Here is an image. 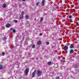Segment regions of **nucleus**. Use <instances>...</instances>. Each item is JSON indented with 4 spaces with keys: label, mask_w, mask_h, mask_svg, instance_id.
Returning a JSON list of instances; mask_svg holds the SVG:
<instances>
[{
    "label": "nucleus",
    "mask_w": 79,
    "mask_h": 79,
    "mask_svg": "<svg viewBox=\"0 0 79 79\" xmlns=\"http://www.w3.org/2000/svg\"><path fill=\"white\" fill-rule=\"evenodd\" d=\"M13 32H16V30L15 29H14L13 31Z\"/></svg>",
    "instance_id": "nucleus-26"
},
{
    "label": "nucleus",
    "mask_w": 79,
    "mask_h": 79,
    "mask_svg": "<svg viewBox=\"0 0 79 79\" xmlns=\"http://www.w3.org/2000/svg\"><path fill=\"white\" fill-rule=\"evenodd\" d=\"M56 79H60V77H56Z\"/></svg>",
    "instance_id": "nucleus-24"
},
{
    "label": "nucleus",
    "mask_w": 79,
    "mask_h": 79,
    "mask_svg": "<svg viewBox=\"0 0 79 79\" xmlns=\"http://www.w3.org/2000/svg\"><path fill=\"white\" fill-rule=\"evenodd\" d=\"M14 22L15 23H18V21L17 20H14Z\"/></svg>",
    "instance_id": "nucleus-20"
},
{
    "label": "nucleus",
    "mask_w": 79,
    "mask_h": 79,
    "mask_svg": "<svg viewBox=\"0 0 79 79\" xmlns=\"http://www.w3.org/2000/svg\"><path fill=\"white\" fill-rule=\"evenodd\" d=\"M29 71V69H27L24 70V72L26 75H27L28 74Z\"/></svg>",
    "instance_id": "nucleus-3"
},
{
    "label": "nucleus",
    "mask_w": 79,
    "mask_h": 79,
    "mask_svg": "<svg viewBox=\"0 0 79 79\" xmlns=\"http://www.w3.org/2000/svg\"><path fill=\"white\" fill-rule=\"evenodd\" d=\"M69 18L70 19H74L75 18V15H69Z\"/></svg>",
    "instance_id": "nucleus-2"
},
{
    "label": "nucleus",
    "mask_w": 79,
    "mask_h": 79,
    "mask_svg": "<svg viewBox=\"0 0 79 79\" xmlns=\"http://www.w3.org/2000/svg\"><path fill=\"white\" fill-rule=\"evenodd\" d=\"M23 2H25L26 1V0H22Z\"/></svg>",
    "instance_id": "nucleus-34"
},
{
    "label": "nucleus",
    "mask_w": 79,
    "mask_h": 79,
    "mask_svg": "<svg viewBox=\"0 0 79 79\" xmlns=\"http://www.w3.org/2000/svg\"><path fill=\"white\" fill-rule=\"evenodd\" d=\"M24 11H22V13L21 14V15H22V16H24Z\"/></svg>",
    "instance_id": "nucleus-11"
},
{
    "label": "nucleus",
    "mask_w": 79,
    "mask_h": 79,
    "mask_svg": "<svg viewBox=\"0 0 79 79\" xmlns=\"http://www.w3.org/2000/svg\"><path fill=\"white\" fill-rule=\"evenodd\" d=\"M60 61L61 62H63V60H60Z\"/></svg>",
    "instance_id": "nucleus-29"
},
{
    "label": "nucleus",
    "mask_w": 79,
    "mask_h": 79,
    "mask_svg": "<svg viewBox=\"0 0 79 79\" xmlns=\"http://www.w3.org/2000/svg\"><path fill=\"white\" fill-rule=\"evenodd\" d=\"M40 35L42 36V34L41 33H40Z\"/></svg>",
    "instance_id": "nucleus-32"
},
{
    "label": "nucleus",
    "mask_w": 79,
    "mask_h": 79,
    "mask_svg": "<svg viewBox=\"0 0 79 79\" xmlns=\"http://www.w3.org/2000/svg\"><path fill=\"white\" fill-rule=\"evenodd\" d=\"M2 54L3 56H4L5 55V53L3 52H2Z\"/></svg>",
    "instance_id": "nucleus-23"
},
{
    "label": "nucleus",
    "mask_w": 79,
    "mask_h": 79,
    "mask_svg": "<svg viewBox=\"0 0 79 79\" xmlns=\"http://www.w3.org/2000/svg\"><path fill=\"white\" fill-rule=\"evenodd\" d=\"M36 71L37 70H34V72L32 73V77H35V75L36 74Z\"/></svg>",
    "instance_id": "nucleus-4"
},
{
    "label": "nucleus",
    "mask_w": 79,
    "mask_h": 79,
    "mask_svg": "<svg viewBox=\"0 0 79 79\" xmlns=\"http://www.w3.org/2000/svg\"><path fill=\"white\" fill-rule=\"evenodd\" d=\"M70 48H73V47H74V46H73V45H71L70 46Z\"/></svg>",
    "instance_id": "nucleus-16"
},
{
    "label": "nucleus",
    "mask_w": 79,
    "mask_h": 79,
    "mask_svg": "<svg viewBox=\"0 0 79 79\" xmlns=\"http://www.w3.org/2000/svg\"><path fill=\"white\" fill-rule=\"evenodd\" d=\"M45 0H42V1L41 2V5L42 6H44L45 5Z\"/></svg>",
    "instance_id": "nucleus-6"
},
{
    "label": "nucleus",
    "mask_w": 79,
    "mask_h": 79,
    "mask_svg": "<svg viewBox=\"0 0 79 79\" xmlns=\"http://www.w3.org/2000/svg\"><path fill=\"white\" fill-rule=\"evenodd\" d=\"M54 66L56 68H58V65L57 64H55L54 65Z\"/></svg>",
    "instance_id": "nucleus-12"
},
{
    "label": "nucleus",
    "mask_w": 79,
    "mask_h": 79,
    "mask_svg": "<svg viewBox=\"0 0 79 79\" xmlns=\"http://www.w3.org/2000/svg\"><path fill=\"white\" fill-rule=\"evenodd\" d=\"M25 18L26 19H29V18H30V17L27 15H26L25 16Z\"/></svg>",
    "instance_id": "nucleus-7"
},
{
    "label": "nucleus",
    "mask_w": 79,
    "mask_h": 79,
    "mask_svg": "<svg viewBox=\"0 0 79 79\" xmlns=\"http://www.w3.org/2000/svg\"><path fill=\"white\" fill-rule=\"evenodd\" d=\"M13 28H11L10 29L11 30H13Z\"/></svg>",
    "instance_id": "nucleus-35"
},
{
    "label": "nucleus",
    "mask_w": 79,
    "mask_h": 79,
    "mask_svg": "<svg viewBox=\"0 0 79 79\" xmlns=\"http://www.w3.org/2000/svg\"><path fill=\"white\" fill-rule=\"evenodd\" d=\"M37 44L39 45H40V44H41V41H38Z\"/></svg>",
    "instance_id": "nucleus-14"
},
{
    "label": "nucleus",
    "mask_w": 79,
    "mask_h": 79,
    "mask_svg": "<svg viewBox=\"0 0 79 79\" xmlns=\"http://www.w3.org/2000/svg\"><path fill=\"white\" fill-rule=\"evenodd\" d=\"M49 44H50V43H49V42H46V45H49Z\"/></svg>",
    "instance_id": "nucleus-22"
},
{
    "label": "nucleus",
    "mask_w": 79,
    "mask_h": 79,
    "mask_svg": "<svg viewBox=\"0 0 79 79\" xmlns=\"http://www.w3.org/2000/svg\"><path fill=\"white\" fill-rule=\"evenodd\" d=\"M19 6H22V5L20 4L19 5Z\"/></svg>",
    "instance_id": "nucleus-31"
},
{
    "label": "nucleus",
    "mask_w": 79,
    "mask_h": 79,
    "mask_svg": "<svg viewBox=\"0 0 79 79\" xmlns=\"http://www.w3.org/2000/svg\"><path fill=\"white\" fill-rule=\"evenodd\" d=\"M77 25H78V22H77Z\"/></svg>",
    "instance_id": "nucleus-36"
},
{
    "label": "nucleus",
    "mask_w": 79,
    "mask_h": 79,
    "mask_svg": "<svg viewBox=\"0 0 79 79\" xmlns=\"http://www.w3.org/2000/svg\"><path fill=\"white\" fill-rule=\"evenodd\" d=\"M77 66L76 65H75L74 66V68H77Z\"/></svg>",
    "instance_id": "nucleus-25"
},
{
    "label": "nucleus",
    "mask_w": 79,
    "mask_h": 79,
    "mask_svg": "<svg viewBox=\"0 0 79 79\" xmlns=\"http://www.w3.org/2000/svg\"><path fill=\"white\" fill-rule=\"evenodd\" d=\"M40 20H43V18H41Z\"/></svg>",
    "instance_id": "nucleus-30"
},
{
    "label": "nucleus",
    "mask_w": 79,
    "mask_h": 79,
    "mask_svg": "<svg viewBox=\"0 0 79 79\" xmlns=\"http://www.w3.org/2000/svg\"><path fill=\"white\" fill-rule=\"evenodd\" d=\"M42 20H41V21H42Z\"/></svg>",
    "instance_id": "nucleus-38"
},
{
    "label": "nucleus",
    "mask_w": 79,
    "mask_h": 79,
    "mask_svg": "<svg viewBox=\"0 0 79 79\" xmlns=\"http://www.w3.org/2000/svg\"><path fill=\"white\" fill-rule=\"evenodd\" d=\"M65 59V58L64 57L62 58V60H64Z\"/></svg>",
    "instance_id": "nucleus-28"
},
{
    "label": "nucleus",
    "mask_w": 79,
    "mask_h": 79,
    "mask_svg": "<svg viewBox=\"0 0 79 79\" xmlns=\"http://www.w3.org/2000/svg\"><path fill=\"white\" fill-rule=\"evenodd\" d=\"M3 68V66L2 65H0V70L2 69Z\"/></svg>",
    "instance_id": "nucleus-13"
},
{
    "label": "nucleus",
    "mask_w": 79,
    "mask_h": 79,
    "mask_svg": "<svg viewBox=\"0 0 79 79\" xmlns=\"http://www.w3.org/2000/svg\"><path fill=\"white\" fill-rule=\"evenodd\" d=\"M78 2V3H77V4H79V1Z\"/></svg>",
    "instance_id": "nucleus-37"
},
{
    "label": "nucleus",
    "mask_w": 79,
    "mask_h": 79,
    "mask_svg": "<svg viewBox=\"0 0 79 79\" xmlns=\"http://www.w3.org/2000/svg\"><path fill=\"white\" fill-rule=\"evenodd\" d=\"M42 73V71L39 70L37 71L36 74L38 76H41Z\"/></svg>",
    "instance_id": "nucleus-1"
},
{
    "label": "nucleus",
    "mask_w": 79,
    "mask_h": 79,
    "mask_svg": "<svg viewBox=\"0 0 79 79\" xmlns=\"http://www.w3.org/2000/svg\"><path fill=\"white\" fill-rule=\"evenodd\" d=\"M6 4H5V3L3 4V7L4 8H6Z\"/></svg>",
    "instance_id": "nucleus-9"
},
{
    "label": "nucleus",
    "mask_w": 79,
    "mask_h": 79,
    "mask_svg": "<svg viewBox=\"0 0 79 79\" xmlns=\"http://www.w3.org/2000/svg\"><path fill=\"white\" fill-rule=\"evenodd\" d=\"M10 26H11V24H6V27H10Z\"/></svg>",
    "instance_id": "nucleus-8"
},
{
    "label": "nucleus",
    "mask_w": 79,
    "mask_h": 79,
    "mask_svg": "<svg viewBox=\"0 0 79 79\" xmlns=\"http://www.w3.org/2000/svg\"><path fill=\"white\" fill-rule=\"evenodd\" d=\"M69 23H71L72 21V20H69Z\"/></svg>",
    "instance_id": "nucleus-27"
},
{
    "label": "nucleus",
    "mask_w": 79,
    "mask_h": 79,
    "mask_svg": "<svg viewBox=\"0 0 79 79\" xmlns=\"http://www.w3.org/2000/svg\"><path fill=\"white\" fill-rule=\"evenodd\" d=\"M68 48L67 46H65L64 48V51H67Z\"/></svg>",
    "instance_id": "nucleus-5"
},
{
    "label": "nucleus",
    "mask_w": 79,
    "mask_h": 79,
    "mask_svg": "<svg viewBox=\"0 0 79 79\" xmlns=\"http://www.w3.org/2000/svg\"><path fill=\"white\" fill-rule=\"evenodd\" d=\"M26 24H27V27H28V26H31L29 23H26Z\"/></svg>",
    "instance_id": "nucleus-17"
},
{
    "label": "nucleus",
    "mask_w": 79,
    "mask_h": 79,
    "mask_svg": "<svg viewBox=\"0 0 79 79\" xmlns=\"http://www.w3.org/2000/svg\"><path fill=\"white\" fill-rule=\"evenodd\" d=\"M39 4V2H37L36 4V6H38Z\"/></svg>",
    "instance_id": "nucleus-19"
},
{
    "label": "nucleus",
    "mask_w": 79,
    "mask_h": 79,
    "mask_svg": "<svg viewBox=\"0 0 79 79\" xmlns=\"http://www.w3.org/2000/svg\"><path fill=\"white\" fill-rule=\"evenodd\" d=\"M4 38V39H6V37H5Z\"/></svg>",
    "instance_id": "nucleus-33"
},
{
    "label": "nucleus",
    "mask_w": 79,
    "mask_h": 79,
    "mask_svg": "<svg viewBox=\"0 0 79 79\" xmlns=\"http://www.w3.org/2000/svg\"><path fill=\"white\" fill-rule=\"evenodd\" d=\"M35 44H33L32 46V48H35Z\"/></svg>",
    "instance_id": "nucleus-18"
},
{
    "label": "nucleus",
    "mask_w": 79,
    "mask_h": 79,
    "mask_svg": "<svg viewBox=\"0 0 79 79\" xmlns=\"http://www.w3.org/2000/svg\"><path fill=\"white\" fill-rule=\"evenodd\" d=\"M74 52V50L73 49H71L70 51V53H73Z\"/></svg>",
    "instance_id": "nucleus-10"
},
{
    "label": "nucleus",
    "mask_w": 79,
    "mask_h": 79,
    "mask_svg": "<svg viewBox=\"0 0 79 79\" xmlns=\"http://www.w3.org/2000/svg\"><path fill=\"white\" fill-rule=\"evenodd\" d=\"M51 62L49 61V62H48V65H50V64H51Z\"/></svg>",
    "instance_id": "nucleus-21"
},
{
    "label": "nucleus",
    "mask_w": 79,
    "mask_h": 79,
    "mask_svg": "<svg viewBox=\"0 0 79 79\" xmlns=\"http://www.w3.org/2000/svg\"><path fill=\"white\" fill-rule=\"evenodd\" d=\"M23 16H24L23 15H21V16L20 17V19H23Z\"/></svg>",
    "instance_id": "nucleus-15"
}]
</instances>
